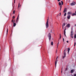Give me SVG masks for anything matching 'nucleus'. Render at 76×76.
<instances>
[{
    "label": "nucleus",
    "instance_id": "obj_31",
    "mask_svg": "<svg viewBox=\"0 0 76 76\" xmlns=\"http://www.w3.org/2000/svg\"><path fill=\"white\" fill-rule=\"evenodd\" d=\"M63 42H64V38H63Z\"/></svg>",
    "mask_w": 76,
    "mask_h": 76
},
{
    "label": "nucleus",
    "instance_id": "obj_26",
    "mask_svg": "<svg viewBox=\"0 0 76 76\" xmlns=\"http://www.w3.org/2000/svg\"><path fill=\"white\" fill-rule=\"evenodd\" d=\"M12 23H13V19H12L11 20Z\"/></svg>",
    "mask_w": 76,
    "mask_h": 76
},
{
    "label": "nucleus",
    "instance_id": "obj_1",
    "mask_svg": "<svg viewBox=\"0 0 76 76\" xmlns=\"http://www.w3.org/2000/svg\"><path fill=\"white\" fill-rule=\"evenodd\" d=\"M48 37L49 38V41H50L51 40V34L50 33H49L48 35Z\"/></svg>",
    "mask_w": 76,
    "mask_h": 76
},
{
    "label": "nucleus",
    "instance_id": "obj_40",
    "mask_svg": "<svg viewBox=\"0 0 76 76\" xmlns=\"http://www.w3.org/2000/svg\"><path fill=\"white\" fill-rule=\"evenodd\" d=\"M17 20H18V17H17Z\"/></svg>",
    "mask_w": 76,
    "mask_h": 76
},
{
    "label": "nucleus",
    "instance_id": "obj_33",
    "mask_svg": "<svg viewBox=\"0 0 76 76\" xmlns=\"http://www.w3.org/2000/svg\"><path fill=\"white\" fill-rule=\"evenodd\" d=\"M12 18L13 19H14V18H15V16H13V17H12Z\"/></svg>",
    "mask_w": 76,
    "mask_h": 76
},
{
    "label": "nucleus",
    "instance_id": "obj_49",
    "mask_svg": "<svg viewBox=\"0 0 76 76\" xmlns=\"http://www.w3.org/2000/svg\"><path fill=\"white\" fill-rule=\"evenodd\" d=\"M76 1V0H75Z\"/></svg>",
    "mask_w": 76,
    "mask_h": 76
},
{
    "label": "nucleus",
    "instance_id": "obj_17",
    "mask_svg": "<svg viewBox=\"0 0 76 76\" xmlns=\"http://www.w3.org/2000/svg\"><path fill=\"white\" fill-rule=\"evenodd\" d=\"M66 9H65L64 11V13H65V12H66Z\"/></svg>",
    "mask_w": 76,
    "mask_h": 76
},
{
    "label": "nucleus",
    "instance_id": "obj_8",
    "mask_svg": "<svg viewBox=\"0 0 76 76\" xmlns=\"http://www.w3.org/2000/svg\"><path fill=\"white\" fill-rule=\"evenodd\" d=\"M66 27H67V28H70V24H68L66 26Z\"/></svg>",
    "mask_w": 76,
    "mask_h": 76
},
{
    "label": "nucleus",
    "instance_id": "obj_20",
    "mask_svg": "<svg viewBox=\"0 0 76 76\" xmlns=\"http://www.w3.org/2000/svg\"><path fill=\"white\" fill-rule=\"evenodd\" d=\"M20 4V3H19L18 4V7H20V5H19Z\"/></svg>",
    "mask_w": 76,
    "mask_h": 76
},
{
    "label": "nucleus",
    "instance_id": "obj_14",
    "mask_svg": "<svg viewBox=\"0 0 76 76\" xmlns=\"http://www.w3.org/2000/svg\"><path fill=\"white\" fill-rule=\"evenodd\" d=\"M13 23V26H15L16 25V23Z\"/></svg>",
    "mask_w": 76,
    "mask_h": 76
},
{
    "label": "nucleus",
    "instance_id": "obj_36",
    "mask_svg": "<svg viewBox=\"0 0 76 76\" xmlns=\"http://www.w3.org/2000/svg\"><path fill=\"white\" fill-rule=\"evenodd\" d=\"M62 29H64V26H62Z\"/></svg>",
    "mask_w": 76,
    "mask_h": 76
},
{
    "label": "nucleus",
    "instance_id": "obj_46",
    "mask_svg": "<svg viewBox=\"0 0 76 76\" xmlns=\"http://www.w3.org/2000/svg\"><path fill=\"white\" fill-rule=\"evenodd\" d=\"M57 58H58V56L57 57Z\"/></svg>",
    "mask_w": 76,
    "mask_h": 76
},
{
    "label": "nucleus",
    "instance_id": "obj_45",
    "mask_svg": "<svg viewBox=\"0 0 76 76\" xmlns=\"http://www.w3.org/2000/svg\"><path fill=\"white\" fill-rule=\"evenodd\" d=\"M76 26V24L75 25V26Z\"/></svg>",
    "mask_w": 76,
    "mask_h": 76
},
{
    "label": "nucleus",
    "instance_id": "obj_9",
    "mask_svg": "<svg viewBox=\"0 0 76 76\" xmlns=\"http://www.w3.org/2000/svg\"><path fill=\"white\" fill-rule=\"evenodd\" d=\"M72 13L71 12H68L67 13V15H72Z\"/></svg>",
    "mask_w": 76,
    "mask_h": 76
},
{
    "label": "nucleus",
    "instance_id": "obj_4",
    "mask_svg": "<svg viewBox=\"0 0 76 76\" xmlns=\"http://www.w3.org/2000/svg\"><path fill=\"white\" fill-rule=\"evenodd\" d=\"M57 58H56V60L55 62V67H56V66H57V61H58L57 60Z\"/></svg>",
    "mask_w": 76,
    "mask_h": 76
},
{
    "label": "nucleus",
    "instance_id": "obj_48",
    "mask_svg": "<svg viewBox=\"0 0 76 76\" xmlns=\"http://www.w3.org/2000/svg\"><path fill=\"white\" fill-rule=\"evenodd\" d=\"M66 69H67V68H66Z\"/></svg>",
    "mask_w": 76,
    "mask_h": 76
},
{
    "label": "nucleus",
    "instance_id": "obj_29",
    "mask_svg": "<svg viewBox=\"0 0 76 76\" xmlns=\"http://www.w3.org/2000/svg\"><path fill=\"white\" fill-rule=\"evenodd\" d=\"M53 32V31L52 30H51L50 31V32L51 33H52V32Z\"/></svg>",
    "mask_w": 76,
    "mask_h": 76
},
{
    "label": "nucleus",
    "instance_id": "obj_25",
    "mask_svg": "<svg viewBox=\"0 0 76 76\" xmlns=\"http://www.w3.org/2000/svg\"><path fill=\"white\" fill-rule=\"evenodd\" d=\"M61 34H60V37L59 38V39H61Z\"/></svg>",
    "mask_w": 76,
    "mask_h": 76
},
{
    "label": "nucleus",
    "instance_id": "obj_47",
    "mask_svg": "<svg viewBox=\"0 0 76 76\" xmlns=\"http://www.w3.org/2000/svg\"><path fill=\"white\" fill-rule=\"evenodd\" d=\"M75 13L76 14V11L75 12Z\"/></svg>",
    "mask_w": 76,
    "mask_h": 76
},
{
    "label": "nucleus",
    "instance_id": "obj_11",
    "mask_svg": "<svg viewBox=\"0 0 76 76\" xmlns=\"http://www.w3.org/2000/svg\"><path fill=\"white\" fill-rule=\"evenodd\" d=\"M67 18L68 19H70V15H69L67 16Z\"/></svg>",
    "mask_w": 76,
    "mask_h": 76
},
{
    "label": "nucleus",
    "instance_id": "obj_6",
    "mask_svg": "<svg viewBox=\"0 0 76 76\" xmlns=\"http://www.w3.org/2000/svg\"><path fill=\"white\" fill-rule=\"evenodd\" d=\"M73 35V30H72V29L71 32V37H72Z\"/></svg>",
    "mask_w": 76,
    "mask_h": 76
},
{
    "label": "nucleus",
    "instance_id": "obj_18",
    "mask_svg": "<svg viewBox=\"0 0 76 76\" xmlns=\"http://www.w3.org/2000/svg\"><path fill=\"white\" fill-rule=\"evenodd\" d=\"M18 20H16L15 21V23H18Z\"/></svg>",
    "mask_w": 76,
    "mask_h": 76
},
{
    "label": "nucleus",
    "instance_id": "obj_35",
    "mask_svg": "<svg viewBox=\"0 0 76 76\" xmlns=\"http://www.w3.org/2000/svg\"><path fill=\"white\" fill-rule=\"evenodd\" d=\"M74 76H76V74H74Z\"/></svg>",
    "mask_w": 76,
    "mask_h": 76
},
{
    "label": "nucleus",
    "instance_id": "obj_43",
    "mask_svg": "<svg viewBox=\"0 0 76 76\" xmlns=\"http://www.w3.org/2000/svg\"><path fill=\"white\" fill-rule=\"evenodd\" d=\"M58 45H57V48H58Z\"/></svg>",
    "mask_w": 76,
    "mask_h": 76
},
{
    "label": "nucleus",
    "instance_id": "obj_22",
    "mask_svg": "<svg viewBox=\"0 0 76 76\" xmlns=\"http://www.w3.org/2000/svg\"><path fill=\"white\" fill-rule=\"evenodd\" d=\"M66 13H65L64 15V16H66Z\"/></svg>",
    "mask_w": 76,
    "mask_h": 76
},
{
    "label": "nucleus",
    "instance_id": "obj_12",
    "mask_svg": "<svg viewBox=\"0 0 76 76\" xmlns=\"http://www.w3.org/2000/svg\"><path fill=\"white\" fill-rule=\"evenodd\" d=\"M75 16H76V14L75 13H74L72 14V16H75Z\"/></svg>",
    "mask_w": 76,
    "mask_h": 76
},
{
    "label": "nucleus",
    "instance_id": "obj_28",
    "mask_svg": "<svg viewBox=\"0 0 76 76\" xmlns=\"http://www.w3.org/2000/svg\"><path fill=\"white\" fill-rule=\"evenodd\" d=\"M63 68H62V69H61V73H62V71H63Z\"/></svg>",
    "mask_w": 76,
    "mask_h": 76
},
{
    "label": "nucleus",
    "instance_id": "obj_21",
    "mask_svg": "<svg viewBox=\"0 0 76 76\" xmlns=\"http://www.w3.org/2000/svg\"><path fill=\"white\" fill-rule=\"evenodd\" d=\"M61 3L62 5H63V1H61Z\"/></svg>",
    "mask_w": 76,
    "mask_h": 76
},
{
    "label": "nucleus",
    "instance_id": "obj_16",
    "mask_svg": "<svg viewBox=\"0 0 76 76\" xmlns=\"http://www.w3.org/2000/svg\"><path fill=\"white\" fill-rule=\"evenodd\" d=\"M74 71V70L73 69L71 70V73H73V72Z\"/></svg>",
    "mask_w": 76,
    "mask_h": 76
},
{
    "label": "nucleus",
    "instance_id": "obj_7",
    "mask_svg": "<svg viewBox=\"0 0 76 76\" xmlns=\"http://www.w3.org/2000/svg\"><path fill=\"white\" fill-rule=\"evenodd\" d=\"M59 6H60V11H61V2H59Z\"/></svg>",
    "mask_w": 76,
    "mask_h": 76
},
{
    "label": "nucleus",
    "instance_id": "obj_38",
    "mask_svg": "<svg viewBox=\"0 0 76 76\" xmlns=\"http://www.w3.org/2000/svg\"><path fill=\"white\" fill-rule=\"evenodd\" d=\"M19 15H18V18H19Z\"/></svg>",
    "mask_w": 76,
    "mask_h": 76
},
{
    "label": "nucleus",
    "instance_id": "obj_13",
    "mask_svg": "<svg viewBox=\"0 0 76 76\" xmlns=\"http://www.w3.org/2000/svg\"><path fill=\"white\" fill-rule=\"evenodd\" d=\"M70 49L69 48H68V53H69V51H70Z\"/></svg>",
    "mask_w": 76,
    "mask_h": 76
},
{
    "label": "nucleus",
    "instance_id": "obj_42",
    "mask_svg": "<svg viewBox=\"0 0 76 76\" xmlns=\"http://www.w3.org/2000/svg\"><path fill=\"white\" fill-rule=\"evenodd\" d=\"M72 37V38H73V37H72V36H71Z\"/></svg>",
    "mask_w": 76,
    "mask_h": 76
},
{
    "label": "nucleus",
    "instance_id": "obj_23",
    "mask_svg": "<svg viewBox=\"0 0 76 76\" xmlns=\"http://www.w3.org/2000/svg\"><path fill=\"white\" fill-rule=\"evenodd\" d=\"M8 33V28L7 29V34Z\"/></svg>",
    "mask_w": 76,
    "mask_h": 76
},
{
    "label": "nucleus",
    "instance_id": "obj_30",
    "mask_svg": "<svg viewBox=\"0 0 76 76\" xmlns=\"http://www.w3.org/2000/svg\"><path fill=\"white\" fill-rule=\"evenodd\" d=\"M76 45V42H75L74 43V47Z\"/></svg>",
    "mask_w": 76,
    "mask_h": 76
},
{
    "label": "nucleus",
    "instance_id": "obj_3",
    "mask_svg": "<svg viewBox=\"0 0 76 76\" xmlns=\"http://www.w3.org/2000/svg\"><path fill=\"white\" fill-rule=\"evenodd\" d=\"M76 4H75V1H73L70 4L71 6H75Z\"/></svg>",
    "mask_w": 76,
    "mask_h": 76
},
{
    "label": "nucleus",
    "instance_id": "obj_44",
    "mask_svg": "<svg viewBox=\"0 0 76 76\" xmlns=\"http://www.w3.org/2000/svg\"><path fill=\"white\" fill-rule=\"evenodd\" d=\"M15 3V1H14V3Z\"/></svg>",
    "mask_w": 76,
    "mask_h": 76
},
{
    "label": "nucleus",
    "instance_id": "obj_2",
    "mask_svg": "<svg viewBox=\"0 0 76 76\" xmlns=\"http://www.w3.org/2000/svg\"><path fill=\"white\" fill-rule=\"evenodd\" d=\"M46 28H48V26H49V25H48V20H47V22L46 23Z\"/></svg>",
    "mask_w": 76,
    "mask_h": 76
},
{
    "label": "nucleus",
    "instance_id": "obj_27",
    "mask_svg": "<svg viewBox=\"0 0 76 76\" xmlns=\"http://www.w3.org/2000/svg\"><path fill=\"white\" fill-rule=\"evenodd\" d=\"M74 38H76V35H75L74 36Z\"/></svg>",
    "mask_w": 76,
    "mask_h": 76
},
{
    "label": "nucleus",
    "instance_id": "obj_10",
    "mask_svg": "<svg viewBox=\"0 0 76 76\" xmlns=\"http://www.w3.org/2000/svg\"><path fill=\"white\" fill-rule=\"evenodd\" d=\"M66 28H65L64 30V35L65 37H66Z\"/></svg>",
    "mask_w": 76,
    "mask_h": 76
},
{
    "label": "nucleus",
    "instance_id": "obj_24",
    "mask_svg": "<svg viewBox=\"0 0 76 76\" xmlns=\"http://www.w3.org/2000/svg\"><path fill=\"white\" fill-rule=\"evenodd\" d=\"M15 11L14 10L13 12V14H15Z\"/></svg>",
    "mask_w": 76,
    "mask_h": 76
},
{
    "label": "nucleus",
    "instance_id": "obj_41",
    "mask_svg": "<svg viewBox=\"0 0 76 76\" xmlns=\"http://www.w3.org/2000/svg\"><path fill=\"white\" fill-rule=\"evenodd\" d=\"M15 20H14V23H15Z\"/></svg>",
    "mask_w": 76,
    "mask_h": 76
},
{
    "label": "nucleus",
    "instance_id": "obj_15",
    "mask_svg": "<svg viewBox=\"0 0 76 76\" xmlns=\"http://www.w3.org/2000/svg\"><path fill=\"white\" fill-rule=\"evenodd\" d=\"M65 25H66V24H65V23H64L63 24V25H62V26H65Z\"/></svg>",
    "mask_w": 76,
    "mask_h": 76
},
{
    "label": "nucleus",
    "instance_id": "obj_39",
    "mask_svg": "<svg viewBox=\"0 0 76 76\" xmlns=\"http://www.w3.org/2000/svg\"><path fill=\"white\" fill-rule=\"evenodd\" d=\"M66 42L68 43V42H69V41H66Z\"/></svg>",
    "mask_w": 76,
    "mask_h": 76
},
{
    "label": "nucleus",
    "instance_id": "obj_19",
    "mask_svg": "<svg viewBox=\"0 0 76 76\" xmlns=\"http://www.w3.org/2000/svg\"><path fill=\"white\" fill-rule=\"evenodd\" d=\"M51 45H53V42H51Z\"/></svg>",
    "mask_w": 76,
    "mask_h": 76
},
{
    "label": "nucleus",
    "instance_id": "obj_34",
    "mask_svg": "<svg viewBox=\"0 0 76 76\" xmlns=\"http://www.w3.org/2000/svg\"><path fill=\"white\" fill-rule=\"evenodd\" d=\"M58 1H60V0H57Z\"/></svg>",
    "mask_w": 76,
    "mask_h": 76
},
{
    "label": "nucleus",
    "instance_id": "obj_32",
    "mask_svg": "<svg viewBox=\"0 0 76 76\" xmlns=\"http://www.w3.org/2000/svg\"><path fill=\"white\" fill-rule=\"evenodd\" d=\"M58 44H59V42H58V44H57L58 46Z\"/></svg>",
    "mask_w": 76,
    "mask_h": 76
},
{
    "label": "nucleus",
    "instance_id": "obj_37",
    "mask_svg": "<svg viewBox=\"0 0 76 76\" xmlns=\"http://www.w3.org/2000/svg\"><path fill=\"white\" fill-rule=\"evenodd\" d=\"M61 15V13H60L59 16H60Z\"/></svg>",
    "mask_w": 76,
    "mask_h": 76
},
{
    "label": "nucleus",
    "instance_id": "obj_5",
    "mask_svg": "<svg viewBox=\"0 0 76 76\" xmlns=\"http://www.w3.org/2000/svg\"><path fill=\"white\" fill-rule=\"evenodd\" d=\"M66 50H65L64 51V56L63 57V58H64L66 57V52H65V51H66Z\"/></svg>",
    "mask_w": 76,
    "mask_h": 76
}]
</instances>
